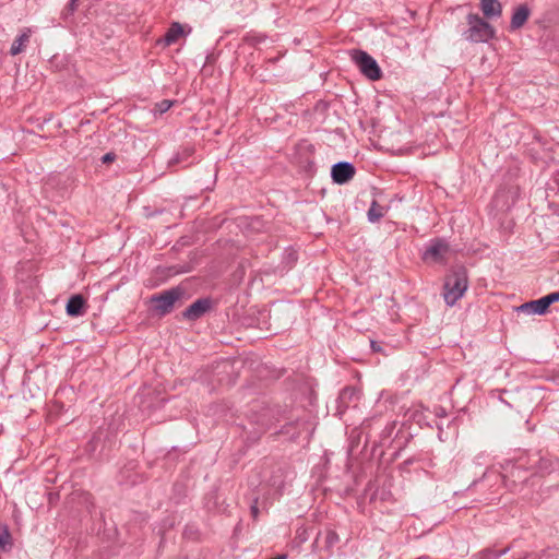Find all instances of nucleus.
<instances>
[{
	"instance_id": "nucleus-1",
	"label": "nucleus",
	"mask_w": 559,
	"mask_h": 559,
	"mask_svg": "<svg viewBox=\"0 0 559 559\" xmlns=\"http://www.w3.org/2000/svg\"><path fill=\"white\" fill-rule=\"evenodd\" d=\"M468 287L467 271L465 267H456L445 277L443 285V298L448 306L452 307L461 299Z\"/></svg>"
},
{
	"instance_id": "nucleus-2",
	"label": "nucleus",
	"mask_w": 559,
	"mask_h": 559,
	"mask_svg": "<svg viewBox=\"0 0 559 559\" xmlns=\"http://www.w3.org/2000/svg\"><path fill=\"white\" fill-rule=\"evenodd\" d=\"M468 28L463 33L471 43H488L496 35L495 28L478 14L469 13L466 16Z\"/></svg>"
},
{
	"instance_id": "nucleus-3",
	"label": "nucleus",
	"mask_w": 559,
	"mask_h": 559,
	"mask_svg": "<svg viewBox=\"0 0 559 559\" xmlns=\"http://www.w3.org/2000/svg\"><path fill=\"white\" fill-rule=\"evenodd\" d=\"M350 58L359 71L369 80L377 81L381 79L382 72L376 59L364 50L354 49L350 51Z\"/></svg>"
},
{
	"instance_id": "nucleus-4",
	"label": "nucleus",
	"mask_w": 559,
	"mask_h": 559,
	"mask_svg": "<svg viewBox=\"0 0 559 559\" xmlns=\"http://www.w3.org/2000/svg\"><path fill=\"white\" fill-rule=\"evenodd\" d=\"M183 292L179 287L170 288L160 294H155L151 297V304L156 312L164 316L169 313L177 300L180 299Z\"/></svg>"
},
{
	"instance_id": "nucleus-5",
	"label": "nucleus",
	"mask_w": 559,
	"mask_h": 559,
	"mask_svg": "<svg viewBox=\"0 0 559 559\" xmlns=\"http://www.w3.org/2000/svg\"><path fill=\"white\" fill-rule=\"evenodd\" d=\"M359 401V391L355 388H344L337 399L336 414L343 416L350 407H356Z\"/></svg>"
},
{
	"instance_id": "nucleus-6",
	"label": "nucleus",
	"mask_w": 559,
	"mask_h": 559,
	"mask_svg": "<svg viewBox=\"0 0 559 559\" xmlns=\"http://www.w3.org/2000/svg\"><path fill=\"white\" fill-rule=\"evenodd\" d=\"M355 167L347 162H340L333 165L331 170L332 179L335 183H347L355 176Z\"/></svg>"
},
{
	"instance_id": "nucleus-7",
	"label": "nucleus",
	"mask_w": 559,
	"mask_h": 559,
	"mask_svg": "<svg viewBox=\"0 0 559 559\" xmlns=\"http://www.w3.org/2000/svg\"><path fill=\"white\" fill-rule=\"evenodd\" d=\"M211 309V300L201 298L191 304L183 312L182 317L189 321H195L203 317Z\"/></svg>"
},
{
	"instance_id": "nucleus-8",
	"label": "nucleus",
	"mask_w": 559,
	"mask_h": 559,
	"mask_svg": "<svg viewBox=\"0 0 559 559\" xmlns=\"http://www.w3.org/2000/svg\"><path fill=\"white\" fill-rule=\"evenodd\" d=\"M449 251V246L444 240L436 239L426 248L423 258L435 262L441 261Z\"/></svg>"
},
{
	"instance_id": "nucleus-9",
	"label": "nucleus",
	"mask_w": 559,
	"mask_h": 559,
	"mask_svg": "<svg viewBox=\"0 0 559 559\" xmlns=\"http://www.w3.org/2000/svg\"><path fill=\"white\" fill-rule=\"evenodd\" d=\"M518 311L526 314L542 316L548 311V306L544 300V297H542L539 299L522 304L520 307H518Z\"/></svg>"
},
{
	"instance_id": "nucleus-10",
	"label": "nucleus",
	"mask_w": 559,
	"mask_h": 559,
	"mask_svg": "<svg viewBox=\"0 0 559 559\" xmlns=\"http://www.w3.org/2000/svg\"><path fill=\"white\" fill-rule=\"evenodd\" d=\"M66 310L70 317L83 316L86 311V301L82 295H73L68 300Z\"/></svg>"
},
{
	"instance_id": "nucleus-11",
	"label": "nucleus",
	"mask_w": 559,
	"mask_h": 559,
	"mask_svg": "<svg viewBox=\"0 0 559 559\" xmlns=\"http://www.w3.org/2000/svg\"><path fill=\"white\" fill-rule=\"evenodd\" d=\"M480 10L485 17L496 19L502 14V4L499 0H480Z\"/></svg>"
},
{
	"instance_id": "nucleus-12",
	"label": "nucleus",
	"mask_w": 559,
	"mask_h": 559,
	"mask_svg": "<svg viewBox=\"0 0 559 559\" xmlns=\"http://www.w3.org/2000/svg\"><path fill=\"white\" fill-rule=\"evenodd\" d=\"M528 16H530V9L527 8V5L526 4L519 5L513 12V15L511 19V24H510V29L515 31V29L521 28L527 21Z\"/></svg>"
},
{
	"instance_id": "nucleus-13",
	"label": "nucleus",
	"mask_w": 559,
	"mask_h": 559,
	"mask_svg": "<svg viewBox=\"0 0 559 559\" xmlns=\"http://www.w3.org/2000/svg\"><path fill=\"white\" fill-rule=\"evenodd\" d=\"M321 538H323V548L326 551V555H331L334 546L340 542L337 533L330 528L324 533H319L316 538V543H319Z\"/></svg>"
},
{
	"instance_id": "nucleus-14",
	"label": "nucleus",
	"mask_w": 559,
	"mask_h": 559,
	"mask_svg": "<svg viewBox=\"0 0 559 559\" xmlns=\"http://www.w3.org/2000/svg\"><path fill=\"white\" fill-rule=\"evenodd\" d=\"M31 29L25 28L12 43L10 55L17 56L25 50L31 39Z\"/></svg>"
},
{
	"instance_id": "nucleus-15",
	"label": "nucleus",
	"mask_w": 559,
	"mask_h": 559,
	"mask_svg": "<svg viewBox=\"0 0 559 559\" xmlns=\"http://www.w3.org/2000/svg\"><path fill=\"white\" fill-rule=\"evenodd\" d=\"M185 35L182 25L179 22H173L167 29L163 41L165 46H170L178 41V39Z\"/></svg>"
},
{
	"instance_id": "nucleus-16",
	"label": "nucleus",
	"mask_w": 559,
	"mask_h": 559,
	"mask_svg": "<svg viewBox=\"0 0 559 559\" xmlns=\"http://www.w3.org/2000/svg\"><path fill=\"white\" fill-rule=\"evenodd\" d=\"M384 215L385 209L382 205H380L377 201H372L367 213L368 221L371 223H376L380 221Z\"/></svg>"
},
{
	"instance_id": "nucleus-17",
	"label": "nucleus",
	"mask_w": 559,
	"mask_h": 559,
	"mask_svg": "<svg viewBox=\"0 0 559 559\" xmlns=\"http://www.w3.org/2000/svg\"><path fill=\"white\" fill-rule=\"evenodd\" d=\"M12 545V536L8 525H0V550L9 551Z\"/></svg>"
},
{
	"instance_id": "nucleus-18",
	"label": "nucleus",
	"mask_w": 559,
	"mask_h": 559,
	"mask_svg": "<svg viewBox=\"0 0 559 559\" xmlns=\"http://www.w3.org/2000/svg\"><path fill=\"white\" fill-rule=\"evenodd\" d=\"M509 551V548H503L501 550H495L492 548H486L478 552L475 557L476 559H499L501 556L506 555Z\"/></svg>"
},
{
	"instance_id": "nucleus-19",
	"label": "nucleus",
	"mask_w": 559,
	"mask_h": 559,
	"mask_svg": "<svg viewBox=\"0 0 559 559\" xmlns=\"http://www.w3.org/2000/svg\"><path fill=\"white\" fill-rule=\"evenodd\" d=\"M294 425H296L298 427V431L293 432L290 435V438H293V439L300 437L302 431H307V432L310 431V424L308 421L297 420L296 423H294ZM292 426H293V424L285 426L284 427L285 430L283 432L289 435L290 433L289 427H292Z\"/></svg>"
},
{
	"instance_id": "nucleus-20",
	"label": "nucleus",
	"mask_w": 559,
	"mask_h": 559,
	"mask_svg": "<svg viewBox=\"0 0 559 559\" xmlns=\"http://www.w3.org/2000/svg\"><path fill=\"white\" fill-rule=\"evenodd\" d=\"M192 148H183L182 152H179L177 153L170 160H169V166H174V165H177V164H180L182 163L183 160H186L188 157H190L192 155Z\"/></svg>"
},
{
	"instance_id": "nucleus-21",
	"label": "nucleus",
	"mask_w": 559,
	"mask_h": 559,
	"mask_svg": "<svg viewBox=\"0 0 559 559\" xmlns=\"http://www.w3.org/2000/svg\"><path fill=\"white\" fill-rule=\"evenodd\" d=\"M173 105H174L173 100L163 99V100H160V102L155 104L154 112L162 115V114L168 111L173 107Z\"/></svg>"
},
{
	"instance_id": "nucleus-22",
	"label": "nucleus",
	"mask_w": 559,
	"mask_h": 559,
	"mask_svg": "<svg viewBox=\"0 0 559 559\" xmlns=\"http://www.w3.org/2000/svg\"><path fill=\"white\" fill-rule=\"evenodd\" d=\"M78 1L79 0H70V2L68 3V5L63 9L62 11V17L64 20H67L69 16H71L73 14V12L76 10L78 8Z\"/></svg>"
},
{
	"instance_id": "nucleus-23",
	"label": "nucleus",
	"mask_w": 559,
	"mask_h": 559,
	"mask_svg": "<svg viewBox=\"0 0 559 559\" xmlns=\"http://www.w3.org/2000/svg\"><path fill=\"white\" fill-rule=\"evenodd\" d=\"M524 559H557V554L552 549H547L544 550L538 558H536V556H528L525 557Z\"/></svg>"
},
{
	"instance_id": "nucleus-24",
	"label": "nucleus",
	"mask_w": 559,
	"mask_h": 559,
	"mask_svg": "<svg viewBox=\"0 0 559 559\" xmlns=\"http://www.w3.org/2000/svg\"><path fill=\"white\" fill-rule=\"evenodd\" d=\"M544 300L546 301V304H547V306L549 308L550 305H552L554 302L559 301V290L544 296Z\"/></svg>"
},
{
	"instance_id": "nucleus-25",
	"label": "nucleus",
	"mask_w": 559,
	"mask_h": 559,
	"mask_svg": "<svg viewBox=\"0 0 559 559\" xmlns=\"http://www.w3.org/2000/svg\"><path fill=\"white\" fill-rule=\"evenodd\" d=\"M550 465H551L550 461L545 460V459L539 460V471L549 472Z\"/></svg>"
},
{
	"instance_id": "nucleus-26",
	"label": "nucleus",
	"mask_w": 559,
	"mask_h": 559,
	"mask_svg": "<svg viewBox=\"0 0 559 559\" xmlns=\"http://www.w3.org/2000/svg\"><path fill=\"white\" fill-rule=\"evenodd\" d=\"M116 158V155L114 153H107L103 156L102 160L103 163L107 164L112 162Z\"/></svg>"
},
{
	"instance_id": "nucleus-27",
	"label": "nucleus",
	"mask_w": 559,
	"mask_h": 559,
	"mask_svg": "<svg viewBox=\"0 0 559 559\" xmlns=\"http://www.w3.org/2000/svg\"><path fill=\"white\" fill-rule=\"evenodd\" d=\"M371 348L373 352H380L381 350V346L380 344H378L377 342L374 341H371V344H370Z\"/></svg>"
},
{
	"instance_id": "nucleus-28",
	"label": "nucleus",
	"mask_w": 559,
	"mask_h": 559,
	"mask_svg": "<svg viewBox=\"0 0 559 559\" xmlns=\"http://www.w3.org/2000/svg\"><path fill=\"white\" fill-rule=\"evenodd\" d=\"M554 181L559 185V170H557L555 174H554V177H552Z\"/></svg>"
},
{
	"instance_id": "nucleus-29",
	"label": "nucleus",
	"mask_w": 559,
	"mask_h": 559,
	"mask_svg": "<svg viewBox=\"0 0 559 559\" xmlns=\"http://www.w3.org/2000/svg\"><path fill=\"white\" fill-rule=\"evenodd\" d=\"M251 511H252L253 515L255 516L258 513V508L255 506H252Z\"/></svg>"
},
{
	"instance_id": "nucleus-30",
	"label": "nucleus",
	"mask_w": 559,
	"mask_h": 559,
	"mask_svg": "<svg viewBox=\"0 0 559 559\" xmlns=\"http://www.w3.org/2000/svg\"><path fill=\"white\" fill-rule=\"evenodd\" d=\"M438 416H444V411L441 409V412L437 413Z\"/></svg>"
},
{
	"instance_id": "nucleus-31",
	"label": "nucleus",
	"mask_w": 559,
	"mask_h": 559,
	"mask_svg": "<svg viewBox=\"0 0 559 559\" xmlns=\"http://www.w3.org/2000/svg\"><path fill=\"white\" fill-rule=\"evenodd\" d=\"M418 559H429V557H420V558H418Z\"/></svg>"
}]
</instances>
